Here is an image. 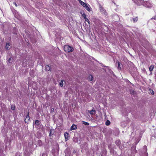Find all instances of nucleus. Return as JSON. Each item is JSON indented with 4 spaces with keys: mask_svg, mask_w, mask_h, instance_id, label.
<instances>
[{
    "mask_svg": "<svg viewBox=\"0 0 156 156\" xmlns=\"http://www.w3.org/2000/svg\"><path fill=\"white\" fill-rule=\"evenodd\" d=\"M73 48L68 45H66L64 48V51L66 52H72L73 51Z\"/></svg>",
    "mask_w": 156,
    "mask_h": 156,
    "instance_id": "1",
    "label": "nucleus"
},
{
    "mask_svg": "<svg viewBox=\"0 0 156 156\" xmlns=\"http://www.w3.org/2000/svg\"><path fill=\"white\" fill-rule=\"evenodd\" d=\"M143 5L147 8H150L153 5L150 2L145 1L144 2Z\"/></svg>",
    "mask_w": 156,
    "mask_h": 156,
    "instance_id": "2",
    "label": "nucleus"
},
{
    "mask_svg": "<svg viewBox=\"0 0 156 156\" xmlns=\"http://www.w3.org/2000/svg\"><path fill=\"white\" fill-rule=\"evenodd\" d=\"M135 3L139 5H143L145 1L143 0H133Z\"/></svg>",
    "mask_w": 156,
    "mask_h": 156,
    "instance_id": "3",
    "label": "nucleus"
},
{
    "mask_svg": "<svg viewBox=\"0 0 156 156\" xmlns=\"http://www.w3.org/2000/svg\"><path fill=\"white\" fill-rule=\"evenodd\" d=\"M25 122L26 123H28L29 122H30V117L29 115V112H28V114L27 115L26 117V118L24 120Z\"/></svg>",
    "mask_w": 156,
    "mask_h": 156,
    "instance_id": "4",
    "label": "nucleus"
},
{
    "mask_svg": "<svg viewBox=\"0 0 156 156\" xmlns=\"http://www.w3.org/2000/svg\"><path fill=\"white\" fill-rule=\"evenodd\" d=\"M99 9L102 13L105 15H107V13L105 12L104 9L102 6H100Z\"/></svg>",
    "mask_w": 156,
    "mask_h": 156,
    "instance_id": "5",
    "label": "nucleus"
},
{
    "mask_svg": "<svg viewBox=\"0 0 156 156\" xmlns=\"http://www.w3.org/2000/svg\"><path fill=\"white\" fill-rule=\"evenodd\" d=\"M88 112L90 113L91 115H94L96 113V111L92 109L91 111L88 110Z\"/></svg>",
    "mask_w": 156,
    "mask_h": 156,
    "instance_id": "6",
    "label": "nucleus"
},
{
    "mask_svg": "<svg viewBox=\"0 0 156 156\" xmlns=\"http://www.w3.org/2000/svg\"><path fill=\"white\" fill-rule=\"evenodd\" d=\"M64 136L65 137V138L66 141H67L69 139V135L68 133H64Z\"/></svg>",
    "mask_w": 156,
    "mask_h": 156,
    "instance_id": "7",
    "label": "nucleus"
},
{
    "mask_svg": "<svg viewBox=\"0 0 156 156\" xmlns=\"http://www.w3.org/2000/svg\"><path fill=\"white\" fill-rule=\"evenodd\" d=\"M77 127L76 126L75 124H73L70 128L71 130H74L77 129Z\"/></svg>",
    "mask_w": 156,
    "mask_h": 156,
    "instance_id": "8",
    "label": "nucleus"
},
{
    "mask_svg": "<svg viewBox=\"0 0 156 156\" xmlns=\"http://www.w3.org/2000/svg\"><path fill=\"white\" fill-rule=\"evenodd\" d=\"M55 133V131L54 129H51L50 130V132L49 134V136H51L53 135Z\"/></svg>",
    "mask_w": 156,
    "mask_h": 156,
    "instance_id": "9",
    "label": "nucleus"
},
{
    "mask_svg": "<svg viewBox=\"0 0 156 156\" xmlns=\"http://www.w3.org/2000/svg\"><path fill=\"white\" fill-rule=\"evenodd\" d=\"M115 143L119 147V148L121 149V148L120 147V145L121 144L120 141L119 140H118L115 141Z\"/></svg>",
    "mask_w": 156,
    "mask_h": 156,
    "instance_id": "10",
    "label": "nucleus"
},
{
    "mask_svg": "<svg viewBox=\"0 0 156 156\" xmlns=\"http://www.w3.org/2000/svg\"><path fill=\"white\" fill-rule=\"evenodd\" d=\"M10 48V46L9 43H6L5 46V48L6 50H8Z\"/></svg>",
    "mask_w": 156,
    "mask_h": 156,
    "instance_id": "11",
    "label": "nucleus"
},
{
    "mask_svg": "<svg viewBox=\"0 0 156 156\" xmlns=\"http://www.w3.org/2000/svg\"><path fill=\"white\" fill-rule=\"evenodd\" d=\"M116 65H117L118 69H121V67L120 66V63L118 61L116 62Z\"/></svg>",
    "mask_w": 156,
    "mask_h": 156,
    "instance_id": "12",
    "label": "nucleus"
},
{
    "mask_svg": "<svg viewBox=\"0 0 156 156\" xmlns=\"http://www.w3.org/2000/svg\"><path fill=\"white\" fill-rule=\"evenodd\" d=\"M85 9L87 10L88 11H90V6L89 5H87L86 6L84 7Z\"/></svg>",
    "mask_w": 156,
    "mask_h": 156,
    "instance_id": "13",
    "label": "nucleus"
},
{
    "mask_svg": "<svg viewBox=\"0 0 156 156\" xmlns=\"http://www.w3.org/2000/svg\"><path fill=\"white\" fill-rule=\"evenodd\" d=\"M154 65H151V66H150V67L149 68V70L151 72L152 71V70H153V69L154 68Z\"/></svg>",
    "mask_w": 156,
    "mask_h": 156,
    "instance_id": "14",
    "label": "nucleus"
},
{
    "mask_svg": "<svg viewBox=\"0 0 156 156\" xmlns=\"http://www.w3.org/2000/svg\"><path fill=\"white\" fill-rule=\"evenodd\" d=\"M88 79L89 81H91L93 80V77L92 75H90L88 77Z\"/></svg>",
    "mask_w": 156,
    "mask_h": 156,
    "instance_id": "15",
    "label": "nucleus"
},
{
    "mask_svg": "<svg viewBox=\"0 0 156 156\" xmlns=\"http://www.w3.org/2000/svg\"><path fill=\"white\" fill-rule=\"evenodd\" d=\"M133 19V23H135L138 20V17H136L135 18H132Z\"/></svg>",
    "mask_w": 156,
    "mask_h": 156,
    "instance_id": "16",
    "label": "nucleus"
},
{
    "mask_svg": "<svg viewBox=\"0 0 156 156\" xmlns=\"http://www.w3.org/2000/svg\"><path fill=\"white\" fill-rule=\"evenodd\" d=\"M80 4L84 7L86 6V5H87L86 3L82 2V1L80 2Z\"/></svg>",
    "mask_w": 156,
    "mask_h": 156,
    "instance_id": "17",
    "label": "nucleus"
},
{
    "mask_svg": "<svg viewBox=\"0 0 156 156\" xmlns=\"http://www.w3.org/2000/svg\"><path fill=\"white\" fill-rule=\"evenodd\" d=\"M45 69L47 71H49L50 70V68L48 65H47L46 66Z\"/></svg>",
    "mask_w": 156,
    "mask_h": 156,
    "instance_id": "18",
    "label": "nucleus"
},
{
    "mask_svg": "<svg viewBox=\"0 0 156 156\" xmlns=\"http://www.w3.org/2000/svg\"><path fill=\"white\" fill-rule=\"evenodd\" d=\"M110 124V122L108 120H107L105 122V125L107 126H108Z\"/></svg>",
    "mask_w": 156,
    "mask_h": 156,
    "instance_id": "19",
    "label": "nucleus"
},
{
    "mask_svg": "<svg viewBox=\"0 0 156 156\" xmlns=\"http://www.w3.org/2000/svg\"><path fill=\"white\" fill-rule=\"evenodd\" d=\"M82 122L83 124H84L85 125H89V123L87 122H86L85 121H82Z\"/></svg>",
    "mask_w": 156,
    "mask_h": 156,
    "instance_id": "20",
    "label": "nucleus"
},
{
    "mask_svg": "<svg viewBox=\"0 0 156 156\" xmlns=\"http://www.w3.org/2000/svg\"><path fill=\"white\" fill-rule=\"evenodd\" d=\"M11 57L10 56V57L9 58V59L8 60L7 62V64L8 65H9L10 63V61H11Z\"/></svg>",
    "mask_w": 156,
    "mask_h": 156,
    "instance_id": "21",
    "label": "nucleus"
},
{
    "mask_svg": "<svg viewBox=\"0 0 156 156\" xmlns=\"http://www.w3.org/2000/svg\"><path fill=\"white\" fill-rule=\"evenodd\" d=\"M63 81H64L63 80H61V81L59 83V85L60 87H62L63 86Z\"/></svg>",
    "mask_w": 156,
    "mask_h": 156,
    "instance_id": "22",
    "label": "nucleus"
},
{
    "mask_svg": "<svg viewBox=\"0 0 156 156\" xmlns=\"http://www.w3.org/2000/svg\"><path fill=\"white\" fill-rule=\"evenodd\" d=\"M140 139H141V138H140V137L138 138L137 139V140L136 141V144H137L139 142V141L140 140Z\"/></svg>",
    "mask_w": 156,
    "mask_h": 156,
    "instance_id": "23",
    "label": "nucleus"
},
{
    "mask_svg": "<svg viewBox=\"0 0 156 156\" xmlns=\"http://www.w3.org/2000/svg\"><path fill=\"white\" fill-rule=\"evenodd\" d=\"M149 90H150V93L152 95H153L154 94V92L153 91V90H151V89H150Z\"/></svg>",
    "mask_w": 156,
    "mask_h": 156,
    "instance_id": "24",
    "label": "nucleus"
},
{
    "mask_svg": "<svg viewBox=\"0 0 156 156\" xmlns=\"http://www.w3.org/2000/svg\"><path fill=\"white\" fill-rule=\"evenodd\" d=\"M39 121L38 120H35V123L37 125H39Z\"/></svg>",
    "mask_w": 156,
    "mask_h": 156,
    "instance_id": "25",
    "label": "nucleus"
},
{
    "mask_svg": "<svg viewBox=\"0 0 156 156\" xmlns=\"http://www.w3.org/2000/svg\"><path fill=\"white\" fill-rule=\"evenodd\" d=\"M38 143L39 146H41L42 145L41 141V140H39L38 141Z\"/></svg>",
    "mask_w": 156,
    "mask_h": 156,
    "instance_id": "26",
    "label": "nucleus"
},
{
    "mask_svg": "<svg viewBox=\"0 0 156 156\" xmlns=\"http://www.w3.org/2000/svg\"><path fill=\"white\" fill-rule=\"evenodd\" d=\"M84 19L85 21L87 22L89 24L90 22L89 20L86 17H85Z\"/></svg>",
    "mask_w": 156,
    "mask_h": 156,
    "instance_id": "27",
    "label": "nucleus"
},
{
    "mask_svg": "<svg viewBox=\"0 0 156 156\" xmlns=\"http://www.w3.org/2000/svg\"><path fill=\"white\" fill-rule=\"evenodd\" d=\"M15 107L14 106H13L12 105H11V109H12V110H14L15 109Z\"/></svg>",
    "mask_w": 156,
    "mask_h": 156,
    "instance_id": "28",
    "label": "nucleus"
},
{
    "mask_svg": "<svg viewBox=\"0 0 156 156\" xmlns=\"http://www.w3.org/2000/svg\"><path fill=\"white\" fill-rule=\"evenodd\" d=\"M151 19H154L155 20H156V16H154V17H153Z\"/></svg>",
    "mask_w": 156,
    "mask_h": 156,
    "instance_id": "29",
    "label": "nucleus"
},
{
    "mask_svg": "<svg viewBox=\"0 0 156 156\" xmlns=\"http://www.w3.org/2000/svg\"><path fill=\"white\" fill-rule=\"evenodd\" d=\"M83 16L84 17V18H85V17H86V15L85 14H83Z\"/></svg>",
    "mask_w": 156,
    "mask_h": 156,
    "instance_id": "30",
    "label": "nucleus"
},
{
    "mask_svg": "<svg viewBox=\"0 0 156 156\" xmlns=\"http://www.w3.org/2000/svg\"><path fill=\"white\" fill-rule=\"evenodd\" d=\"M13 4L15 5L17 7V4L15 2H14Z\"/></svg>",
    "mask_w": 156,
    "mask_h": 156,
    "instance_id": "31",
    "label": "nucleus"
},
{
    "mask_svg": "<svg viewBox=\"0 0 156 156\" xmlns=\"http://www.w3.org/2000/svg\"><path fill=\"white\" fill-rule=\"evenodd\" d=\"M42 156H47V155L45 154H43Z\"/></svg>",
    "mask_w": 156,
    "mask_h": 156,
    "instance_id": "32",
    "label": "nucleus"
},
{
    "mask_svg": "<svg viewBox=\"0 0 156 156\" xmlns=\"http://www.w3.org/2000/svg\"><path fill=\"white\" fill-rule=\"evenodd\" d=\"M134 92V91L133 90L132 91H130L131 94H133Z\"/></svg>",
    "mask_w": 156,
    "mask_h": 156,
    "instance_id": "33",
    "label": "nucleus"
},
{
    "mask_svg": "<svg viewBox=\"0 0 156 156\" xmlns=\"http://www.w3.org/2000/svg\"><path fill=\"white\" fill-rule=\"evenodd\" d=\"M110 73L111 74H112V73H113V72L112 71V70H110Z\"/></svg>",
    "mask_w": 156,
    "mask_h": 156,
    "instance_id": "34",
    "label": "nucleus"
},
{
    "mask_svg": "<svg viewBox=\"0 0 156 156\" xmlns=\"http://www.w3.org/2000/svg\"><path fill=\"white\" fill-rule=\"evenodd\" d=\"M54 108H52L51 109V111H54Z\"/></svg>",
    "mask_w": 156,
    "mask_h": 156,
    "instance_id": "35",
    "label": "nucleus"
},
{
    "mask_svg": "<svg viewBox=\"0 0 156 156\" xmlns=\"http://www.w3.org/2000/svg\"><path fill=\"white\" fill-rule=\"evenodd\" d=\"M78 1H79L80 3V2L81 1H81L80 0H78Z\"/></svg>",
    "mask_w": 156,
    "mask_h": 156,
    "instance_id": "36",
    "label": "nucleus"
}]
</instances>
